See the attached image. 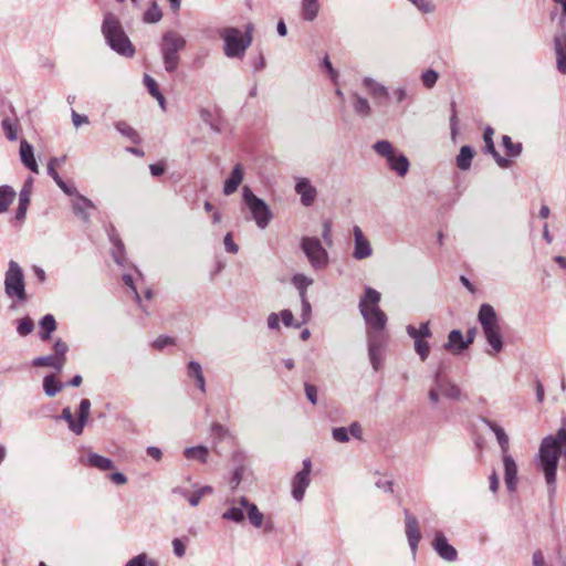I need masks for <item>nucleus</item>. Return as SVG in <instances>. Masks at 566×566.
Returning a JSON list of instances; mask_svg holds the SVG:
<instances>
[{
	"mask_svg": "<svg viewBox=\"0 0 566 566\" xmlns=\"http://www.w3.org/2000/svg\"><path fill=\"white\" fill-rule=\"evenodd\" d=\"M380 301L381 294L377 290L366 286L358 304L359 313L366 324L368 353L375 369L378 368L379 357L386 340L385 328L388 322L386 313L379 306Z\"/></svg>",
	"mask_w": 566,
	"mask_h": 566,
	"instance_id": "obj_1",
	"label": "nucleus"
},
{
	"mask_svg": "<svg viewBox=\"0 0 566 566\" xmlns=\"http://www.w3.org/2000/svg\"><path fill=\"white\" fill-rule=\"evenodd\" d=\"M478 321L482 327L483 336L489 345L485 353L495 357L503 350L504 343L502 337V329L500 325V318L490 304H482L478 313Z\"/></svg>",
	"mask_w": 566,
	"mask_h": 566,
	"instance_id": "obj_2",
	"label": "nucleus"
},
{
	"mask_svg": "<svg viewBox=\"0 0 566 566\" xmlns=\"http://www.w3.org/2000/svg\"><path fill=\"white\" fill-rule=\"evenodd\" d=\"M102 33L107 44L118 54L132 57L135 54V48L123 30L119 20L113 13L104 15Z\"/></svg>",
	"mask_w": 566,
	"mask_h": 566,
	"instance_id": "obj_3",
	"label": "nucleus"
},
{
	"mask_svg": "<svg viewBox=\"0 0 566 566\" xmlns=\"http://www.w3.org/2000/svg\"><path fill=\"white\" fill-rule=\"evenodd\" d=\"M187 41L184 35L176 31L164 33L160 42V53L165 70L169 73L178 69L180 57L178 53L186 48Z\"/></svg>",
	"mask_w": 566,
	"mask_h": 566,
	"instance_id": "obj_4",
	"label": "nucleus"
},
{
	"mask_svg": "<svg viewBox=\"0 0 566 566\" xmlns=\"http://www.w3.org/2000/svg\"><path fill=\"white\" fill-rule=\"evenodd\" d=\"M220 38L223 41V52L229 59L242 60L249 49V38H243V33L238 28H224L220 31Z\"/></svg>",
	"mask_w": 566,
	"mask_h": 566,
	"instance_id": "obj_5",
	"label": "nucleus"
},
{
	"mask_svg": "<svg viewBox=\"0 0 566 566\" xmlns=\"http://www.w3.org/2000/svg\"><path fill=\"white\" fill-rule=\"evenodd\" d=\"M4 289L9 297L15 296L21 302H25L28 298L24 286V275L22 269L15 261L9 262V268L6 273Z\"/></svg>",
	"mask_w": 566,
	"mask_h": 566,
	"instance_id": "obj_6",
	"label": "nucleus"
},
{
	"mask_svg": "<svg viewBox=\"0 0 566 566\" xmlns=\"http://www.w3.org/2000/svg\"><path fill=\"white\" fill-rule=\"evenodd\" d=\"M377 154L386 158L387 165L398 176H405L409 170V160L400 151H398L394 144H374Z\"/></svg>",
	"mask_w": 566,
	"mask_h": 566,
	"instance_id": "obj_7",
	"label": "nucleus"
},
{
	"mask_svg": "<svg viewBox=\"0 0 566 566\" xmlns=\"http://www.w3.org/2000/svg\"><path fill=\"white\" fill-rule=\"evenodd\" d=\"M522 153V144H485V154L491 155L501 168H507Z\"/></svg>",
	"mask_w": 566,
	"mask_h": 566,
	"instance_id": "obj_8",
	"label": "nucleus"
},
{
	"mask_svg": "<svg viewBox=\"0 0 566 566\" xmlns=\"http://www.w3.org/2000/svg\"><path fill=\"white\" fill-rule=\"evenodd\" d=\"M243 199L258 227L264 229L271 220V211L266 203L258 198L248 187L243 189Z\"/></svg>",
	"mask_w": 566,
	"mask_h": 566,
	"instance_id": "obj_9",
	"label": "nucleus"
},
{
	"mask_svg": "<svg viewBox=\"0 0 566 566\" xmlns=\"http://www.w3.org/2000/svg\"><path fill=\"white\" fill-rule=\"evenodd\" d=\"M54 354L38 357L32 360L33 367H50L56 371H61L66 363V353L69 346L65 342L57 339L53 346Z\"/></svg>",
	"mask_w": 566,
	"mask_h": 566,
	"instance_id": "obj_10",
	"label": "nucleus"
},
{
	"mask_svg": "<svg viewBox=\"0 0 566 566\" xmlns=\"http://www.w3.org/2000/svg\"><path fill=\"white\" fill-rule=\"evenodd\" d=\"M302 249L314 268L322 269L327 264V252L316 238L305 237L302 240Z\"/></svg>",
	"mask_w": 566,
	"mask_h": 566,
	"instance_id": "obj_11",
	"label": "nucleus"
},
{
	"mask_svg": "<svg viewBox=\"0 0 566 566\" xmlns=\"http://www.w3.org/2000/svg\"><path fill=\"white\" fill-rule=\"evenodd\" d=\"M91 402L88 399H82L78 408V418L75 420L70 408H64L62 411V418L69 423L70 430L75 434H82L84 426L90 416Z\"/></svg>",
	"mask_w": 566,
	"mask_h": 566,
	"instance_id": "obj_12",
	"label": "nucleus"
},
{
	"mask_svg": "<svg viewBox=\"0 0 566 566\" xmlns=\"http://www.w3.org/2000/svg\"><path fill=\"white\" fill-rule=\"evenodd\" d=\"M405 532L412 557L416 558L421 533L417 518L408 511L405 514Z\"/></svg>",
	"mask_w": 566,
	"mask_h": 566,
	"instance_id": "obj_13",
	"label": "nucleus"
},
{
	"mask_svg": "<svg viewBox=\"0 0 566 566\" xmlns=\"http://www.w3.org/2000/svg\"><path fill=\"white\" fill-rule=\"evenodd\" d=\"M312 463L310 459L304 460L303 470L297 472L293 479L292 494L295 500L301 501L304 496L305 489L310 484V473Z\"/></svg>",
	"mask_w": 566,
	"mask_h": 566,
	"instance_id": "obj_14",
	"label": "nucleus"
},
{
	"mask_svg": "<svg viewBox=\"0 0 566 566\" xmlns=\"http://www.w3.org/2000/svg\"><path fill=\"white\" fill-rule=\"evenodd\" d=\"M434 552L447 562H454L458 558L457 549L448 543L447 537L441 531L436 532L432 541Z\"/></svg>",
	"mask_w": 566,
	"mask_h": 566,
	"instance_id": "obj_15",
	"label": "nucleus"
},
{
	"mask_svg": "<svg viewBox=\"0 0 566 566\" xmlns=\"http://www.w3.org/2000/svg\"><path fill=\"white\" fill-rule=\"evenodd\" d=\"M504 468V481L509 492H514L517 485V464L510 452L501 455Z\"/></svg>",
	"mask_w": 566,
	"mask_h": 566,
	"instance_id": "obj_16",
	"label": "nucleus"
},
{
	"mask_svg": "<svg viewBox=\"0 0 566 566\" xmlns=\"http://www.w3.org/2000/svg\"><path fill=\"white\" fill-rule=\"evenodd\" d=\"M554 51L556 56V67L559 73L566 74V30L557 33L554 38Z\"/></svg>",
	"mask_w": 566,
	"mask_h": 566,
	"instance_id": "obj_17",
	"label": "nucleus"
},
{
	"mask_svg": "<svg viewBox=\"0 0 566 566\" xmlns=\"http://www.w3.org/2000/svg\"><path fill=\"white\" fill-rule=\"evenodd\" d=\"M434 385L446 398L452 400L461 399V389L450 380L442 378L440 371L434 375Z\"/></svg>",
	"mask_w": 566,
	"mask_h": 566,
	"instance_id": "obj_18",
	"label": "nucleus"
},
{
	"mask_svg": "<svg viewBox=\"0 0 566 566\" xmlns=\"http://www.w3.org/2000/svg\"><path fill=\"white\" fill-rule=\"evenodd\" d=\"M482 422L495 434L501 449V455L510 452V439L504 429L486 418H483Z\"/></svg>",
	"mask_w": 566,
	"mask_h": 566,
	"instance_id": "obj_19",
	"label": "nucleus"
},
{
	"mask_svg": "<svg viewBox=\"0 0 566 566\" xmlns=\"http://www.w3.org/2000/svg\"><path fill=\"white\" fill-rule=\"evenodd\" d=\"M295 191L301 196L304 206H311L316 198V189L305 178L296 184Z\"/></svg>",
	"mask_w": 566,
	"mask_h": 566,
	"instance_id": "obj_20",
	"label": "nucleus"
},
{
	"mask_svg": "<svg viewBox=\"0 0 566 566\" xmlns=\"http://www.w3.org/2000/svg\"><path fill=\"white\" fill-rule=\"evenodd\" d=\"M463 344H465V340L461 331L452 329L448 335V342L443 345V348L452 354H460L467 349V346H463Z\"/></svg>",
	"mask_w": 566,
	"mask_h": 566,
	"instance_id": "obj_21",
	"label": "nucleus"
},
{
	"mask_svg": "<svg viewBox=\"0 0 566 566\" xmlns=\"http://www.w3.org/2000/svg\"><path fill=\"white\" fill-rule=\"evenodd\" d=\"M373 255L370 242L364 235L361 230L356 227V260L367 259Z\"/></svg>",
	"mask_w": 566,
	"mask_h": 566,
	"instance_id": "obj_22",
	"label": "nucleus"
},
{
	"mask_svg": "<svg viewBox=\"0 0 566 566\" xmlns=\"http://www.w3.org/2000/svg\"><path fill=\"white\" fill-rule=\"evenodd\" d=\"M243 180V167L238 164L233 168L230 177L226 180L223 192L224 195L229 196L237 191L238 187Z\"/></svg>",
	"mask_w": 566,
	"mask_h": 566,
	"instance_id": "obj_23",
	"label": "nucleus"
},
{
	"mask_svg": "<svg viewBox=\"0 0 566 566\" xmlns=\"http://www.w3.org/2000/svg\"><path fill=\"white\" fill-rule=\"evenodd\" d=\"M363 86L367 90V92L374 98H387L388 97L387 87L371 77H365L363 80Z\"/></svg>",
	"mask_w": 566,
	"mask_h": 566,
	"instance_id": "obj_24",
	"label": "nucleus"
},
{
	"mask_svg": "<svg viewBox=\"0 0 566 566\" xmlns=\"http://www.w3.org/2000/svg\"><path fill=\"white\" fill-rule=\"evenodd\" d=\"M81 462L84 465L97 468L102 471L111 470L114 467L113 461L111 459L102 457L96 453H90L85 460L81 459Z\"/></svg>",
	"mask_w": 566,
	"mask_h": 566,
	"instance_id": "obj_25",
	"label": "nucleus"
},
{
	"mask_svg": "<svg viewBox=\"0 0 566 566\" xmlns=\"http://www.w3.org/2000/svg\"><path fill=\"white\" fill-rule=\"evenodd\" d=\"M20 156L25 167H28L31 171L35 174L39 172V167L34 157L33 149L30 144H21Z\"/></svg>",
	"mask_w": 566,
	"mask_h": 566,
	"instance_id": "obj_26",
	"label": "nucleus"
},
{
	"mask_svg": "<svg viewBox=\"0 0 566 566\" xmlns=\"http://www.w3.org/2000/svg\"><path fill=\"white\" fill-rule=\"evenodd\" d=\"M56 329V321L52 314H46L40 321V338L43 342H48L51 338V334Z\"/></svg>",
	"mask_w": 566,
	"mask_h": 566,
	"instance_id": "obj_27",
	"label": "nucleus"
},
{
	"mask_svg": "<svg viewBox=\"0 0 566 566\" xmlns=\"http://www.w3.org/2000/svg\"><path fill=\"white\" fill-rule=\"evenodd\" d=\"M406 332L410 338L416 339H428L432 336V332L430 329V323L423 322L417 328L413 325H408L406 327Z\"/></svg>",
	"mask_w": 566,
	"mask_h": 566,
	"instance_id": "obj_28",
	"label": "nucleus"
},
{
	"mask_svg": "<svg viewBox=\"0 0 566 566\" xmlns=\"http://www.w3.org/2000/svg\"><path fill=\"white\" fill-rule=\"evenodd\" d=\"M240 504L242 507L247 509L250 522L255 527H260L263 522V514L259 511L256 505L249 503V501L245 497H241Z\"/></svg>",
	"mask_w": 566,
	"mask_h": 566,
	"instance_id": "obj_29",
	"label": "nucleus"
},
{
	"mask_svg": "<svg viewBox=\"0 0 566 566\" xmlns=\"http://www.w3.org/2000/svg\"><path fill=\"white\" fill-rule=\"evenodd\" d=\"M474 149L469 145L461 147L459 155L457 156V166L461 170H468L471 167V161L474 157Z\"/></svg>",
	"mask_w": 566,
	"mask_h": 566,
	"instance_id": "obj_30",
	"label": "nucleus"
},
{
	"mask_svg": "<svg viewBox=\"0 0 566 566\" xmlns=\"http://www.w3.org/2000/svg\"><path fill=\"white\" fill-rule=\"evenodd\" d=\"M319 7L318 0H302V18L306 21H313L318 14Z\"/></svg>",
	"mask_w": 566,
	"mask_h": 566,
	"instance_id": "obj_31",
	"label": "nucleus"
},
{
	"mask_svg": "<svg viewBox=\"0 0 566 566\" xmlns=\"http://www.w3.org/2000/svg\"><path fill=\"white\" fill-rule=\"evenodd\" d=\"M63 388V384L56 378L55 375H48L43 380V389L50 397L55 396Z\"/></svg>",
	"mask_w": 566,
	"mask_h": 566,
	"instance_id": "obj_32",
	"label": "nucleus"
},
{
	"mask_svg": "<svg viewBox=\"0 0 566 566\" xmlns=\"http://www.w3.org/2000/svg\"><path fill=\"white\" fill-rule=\"evenodd\" d=\"M144 83H145V86L147 87V90H148L149 94H150L153 97H155V98L158 101V103H159L160 107H161L163 109H165V103H166V101H165L164 95L160 93V91H159V88H158V85H157L156 81H155L150 75L145 74V76H144Z\"/></svg>",
	"mask_w": 566,
	"mask_h": 566,
	"instance_id": "obj_33",
	"label": "nucleus"
},
{
	"mask_svg": "<svg viewBox=\"0 0 566 566\" xmlns=\"http://www.w3.org/2000/svg\"><path fill=\"white\" fill-rule=\"evenodd\" d=\"M4 136L13 142L18 138L19 123L14 118L6 117L1 122Z\"/></svg>",
	"mask_w": 566,
	"mask_h": 566,
	"instance_id": "obj_34",
	"label": "nucleus"
},
{
	"mask_svg": "<svg viewBox=\"0 0 566 566\" xmlns=\"http://www.w3.org/2000/svg\"><path fill=\"white\" fill-rule=\"evenodd\" d=\"M188 376L196 379L197 386L202 392L206 391V381L200 364L190 361L188 365Z\"/></svg>",
	"mask_w": 566,
	"mask_h": 566,
	"instance_id": "obj_35",
	"label": "nucleus"
},
{
	"mask_svg": "<svg viewBox=\"0 0 566 566\" xmlns=\"http://www.w3.org/2000/svg\"><path fill=\"white\" fill-rule=\"evenodd\" d=\"M15 198V191L10 186L0 187V213L8 210Z\"/></svg>",
	"mask_w": 566,
	"mask_h": 566,
	"instance_id": "obj_36",
	"label": "nucleus"
},
{
	"mask_svg": "<svg viewBox=\"0 0 566 566\" xmlns=\"http://www.w3.org/2000/svg\"><path fill=\"white\" fill-rule=\"evenodd\" d=\"M94 208V205L92 203L91 200L84 198V197H78L74 203H73V210L76 214L81 216L84 220H87L88 219V213L87 211L90 209H93Z\"/></svg>",
	"mask_w": 566,
	"mask_h": 566,
	"instance_id": "obj_37",
	"label": "nucleus"
},
{
	"mask_svg": "<svg viewBox=\"0 0 566 566\" xmlns=\"http://www.w3.org/2000/svg\"><path fill=\"white\" fill-rule=\"evenodd\" d=\"M30 203V190L27 188H23L19 196V207L15 213L17 220H23L28 210Z\"/></svg>",
	"mask_w": 566,
	"mask_h": 566,
	"instance_id": "obj_38",
	"label": "nucleus"
},
{
	"mask_svg": "<svg viewBox=\"0 0 566 566\" xmlns=\"http://www.w3.org/2000/svg\"><path fill=\"white\" fill-rule=\"evenodd\" d=\"M163 12L156 1H151L150 7L144 13V22L157 23L161 20Z\"/></svg>",
	"mask_w": 566,
	"mask_h": 566,
	"instance_id": "obj_39",
	"label": "nucleus"
},
{
	"mask_svg": "<svg viewBox=\"0 0 566 566\" xmlns=\"http://www.w3.org/2000/svg\"><path fill=\"white\" fill-rule=\"evenodd\" d=\"M292 282L300 292V298L306 297V289L313 283V280L304 274H295Z\"/></svg>",
	"mask_w": 566,
	"mask_h": 566,
	"instance_id": "obj_40",
	"label": "nucleus"
},
{
	"mask_svg": "<svg viewBox=\"0 0 566 566\" xmlns=\"http://www.w3.org/2000/svg\"><path fill=\"white\" fill-rule=\"evenodd\" d=\"M185 457L187 459H195V460H198V461L205 463V462H207V458H208V449L202 446L188 448L185 450Z\"/></svg>",
	"mask_w": 566,
	"mask_h": 566,
	"instance_id": "obj_41",
	"label": "nucleus"
},
{
	"mask_svg": "<svg viewBox=\"0 0 566 566\" xmlns=\"http://www.w3.org/2000/svg\"><path fill=\"white\" fill-rule=\"evenodd\" d=\"M116 129L123 138L132 139L133 142L138 138L137 132L125 122L117 123Z\"/></svg>",
	"mask_w": 566,
	"mask_h": 566,
	"instance_id": "obj_42",
	"label": "nucleus"
},
{
	"mask_svg": "<svg viewBox=\"0 0 566 566\" xmlns=\"http://www.w3.org/2000/svg\"><path fill=\"white\" fill-rule=\"evenodd\" d=\"M213 490L211 486H202L188 496V502L191 506H197L203 496L211 494Z\"/></svg>",
	"mask_w": 566,
	"mask_h": 566,
	"instance_id": "obj_43",
	"label": "nucleus"
},
{
	"mask_svg": "<svg viewBox=\"0 0 566 566\" xmlns=\"http://www.w3.org/2000/svg\"><path fill=\"white\" fill-rule=\"evenodd\" d=\"M125 566H158V563L154 559H148L147 555L142 553L129 559Z\"/></svg>",
	"mask_w": 566,
	"mask_h": 566,
	"instance_id": "obj_44",
	"label": "nucleus"
},
{
	"mask_svg": "<svg viewBox=\"0 0 566 566\" xmlns=\"http://www.w3.org/2000/svg\"><path fill=\"white\" fill-rule=\"evenodd\" d=\"M415 352L420 357L421 361H424L430 354V345L427 339H416L413 340Z\"/></svg>",
	"mask_w": 566,
	"mask_h": 566,
	"instance_id": "obj_45",
	"label": "nucleus"
},
{
	"mask_svg": "<svg viewBox=\"0 0 566 566\" xmlns=\"http://www.w3.org/2000/svg\"><path fill=\"white\" fill-rule=\"evenodd\" d=\"M33 328H34L33 321L27 316L19 321L17 331H18L19 335L27 336L30 333H32Z\"/></svg>",
	"mask_w": 566,
	"mask_h": 566,
	"instance_id": "obj_46",
	"label": "nucleus"
},
{
	"mask_svg": "<svg viewBox=\"0 0 566 566\" xmlns=\"http://www.w3.org/2000/svg\"><path fill=\"white\" fill-rule=\"evenodd\" d=\"M222 517L224 520H230L233 522H242L244 518V514L242 507H231L227 512L223 513Z\"/></svg>",
	"mask_w": 566,
	"mask_h": 566,
	"instance_id": "obj_47",
	"label": "nucleus"
},
{
	"mask_svg": "<svg viewBox=\"0 0 566 566\" xmlns=\"http://www.w3.org/2000/svg\"><path fill=\"white\" fill-rule=\"evenodd\" d=\"M322 67H324L326 70L332 82L335 85H337L338 72L333 67L327 55L322 61Z\"/></svg>",
	"mask_w": 566,
	"mask_h": 566,
	"instance_id": "obj_48",
	"label": "nucleus"
},
{
	"mask_svg": "<svg viewBox=\"0 0 566 566\" xmlns=\"http://www.w3.org/2000/svg\"><path fill=\"white\" fill-rule=\"evenodd\" d=\"M370 113V106L367 99L356 96V114L367 116Z\"/></svg>",
	"mask_w": 566,
	"mask_h": 566,
	"instance_id": "obj_49",
	"label": "nucleus"
},
{
	"mask_svg": "<svg viewBox=\"0 0 566 566\" xmlns=\"http://www.w3.org/2000/svg\"><path fill=\"white\" fill-rule=\"evenodd\" d=\"M423 13H431L434 10V6L429 0H409Z\"/></svg>",
	"mask_w": 566,
	"mask_h": 566,
	"instance_id": "obj_50",
	"label": "nucleus"
},
{
	"mask_svg": "<svg viewBox=\"0 0 566 566\" xmlns=\"http://www.w3.org/2000/svg\"><path fill=\"white\" fill-rule=\"evenodd\" d=\"M438 80V73L433 70H428L422 74L423 85L427 87H432Z\"/></svg>",
	"mask_w": 566,
	"mask_h": 566,
	"instance_id": "obj_51",
	"label": "nucleus"
},
{
	"mask_svg": "<svg viewBox=\"0 0 566 566\" xmlns=\"http://www.w3.org/2000/svg\"><path fill=\"white\" fill-rule=\"evenodd\" d=\"M251 65L254 73L262 71L266 65L264 55L259 53L256 56L252 57Z\"/></svg>",
	"mask_w": 566,
	"mask_h": 566,
	"instance_id": "obj_52",
	"label": "nucleus"
},
{
	"mask_svg": "<svg viewBox=\"0 0 566 566\" xmlns=\"http://www.w3.org/2000/svg\"><path fill=\"white\" fill-rule=\"evenodd\" d=\"M48 172L65 192H69L66 185L63 182V180L59 176L54 165L48 163Z\"/></svg>",
	"mask_w": 566,
	"mask_h": 566,
	"instance_id": "obj_53",
	"label": "nucleus"
},
{
	"mask_svg": "<svg viewBox=\"0 0 566 566\" xmlns=\"http://www.w3.org/2000/svg\"><path fill=\"white\" fill-rule=\"evenodd\" d=\"M302 303V323H307L311 319L312 307L307 297L301 298Z\"/></svg>",
	"mask_w": 566,
	"mask_h": 566,
	"instance_id": "obj_54",
	"label": "nucleus"
},
{
	"mask_svg": "<svg viewBox=\"0 0 566 566\" xmlns=\"http://www.w3.org/2000/svg\"><path fill=\"white\" fill-rule=\"evenodd\" d=\"M71 117H72V124L74 125L75 128H78L84 124H88L87 116L78 114L74 109H72V112H71Z\"/></svg>",
	"mask_w": 566,
	"mask_h": 566,
	"instance_id": "obj_55",
	"label": "nucleus"
},
{
	"mask_svg": "<svg viewBox=\"0 0 566 566\" xmlns=\"http://www.w3.org/2000/svg\"><path fill=\"white\" fill-rule=\"evenodd\" d=\"M175 344V340L174 338L171 337H167V336H160L158 337L154 343H153V347L158 349V350H161L164 347L168 346V345H174Z\"/></svg>",
	"mask_w": 566,
	"mask_h": 566,
	"instance_id": "obj_56",
	"label": "nucleus"
},
{
	"mask_svg": "<svg viewBox=\"0 0 566 566\" xmlns=\"http://www.w3.org/2000/svg\"><path fill=\"white\" fill-rule=\"evenodd\" d=\"M333 438L338 442H347L349 440L345 428H336L333 430Z\"/></svg>",
	"mask_w": 566,
	"mask_h": 566,
	"instance_id": "obj_57",
	"label": "nucleus"
},
{
	"mask_svg": "<svg viewBox=\"0 0 566 566\" xmlns=\"http://www.w3.org/2000/svg\"><path fill=\"white\" fill-rule=\"evenodd\" d=\"M305 394L307 399L315 405L317 402V389L314 385H305Z\"/></svg>",
	"mask_w": 566,
	"mask_h": 566,
	"instance_id": "obj_58",
	"label": "nucleus"
},
{
	"mask_svg": "<svg viewBox=\"0 0 566 566\" xmlns=\"http://www.w3.org/2000/svg\"><path fill=\"white\" fill-rule=\"evenodd\" d=\"M532 563H533V566H549L546 563L544 554L542 553V551H535L533 553Z\"/></svg>",
	"mask_w": 566,
	"mask_h": 566,
	"instance_id": "obj_59",
	"label": "nucleus"
},
{
	"mask_svg": "<svg viewBox=\"0 0 566 566\" xmlns=\"http://www.w3.org/2000/svg\"><path fill=\"white\" fill-rule=\"evenodd\" d=\"M224 247L226 250L230 253H237L238 252V245L233 242V238L231 233H227L224 237Z\"/></svg>",
	"mask_w": 566,
	"mask_h": 566,
	"instance_id": "obj_60",
	"label": "nucleus"
},
{
	"mask_svg": "<svg viewBox=\"0 0 566 566\" xmlns=\"http://www.w3.org/2000/svg\"><path fill=\"white\" fill-rule=\"evenodd\" d=\"M174 552L178 557H182L186 553V545L181 539L175 538L172 541Z\"/></svg>",
	"mask_w": 566,
	"mask_h": 566,
	"instance_id": "obj_61",
	"label": "nucleus"
},
{
	"mask_svg": "<svg viewBox=\"0 0 566 566\" xmlns=\"http://www.w3.org/2000/svg\"><path fill=\"white\" fill-rule=\"evenodd\" d=\"M109 479L112 482H114L115 484H118V485H123L127 482V478L120 472L112 473L109 475Z\"/></svg>",
	"mask_w": 566,
	"mask_h": 566,
	"instance_id": "obj_62",
	"label": "nucleus"
},
{
	"mask_svg": "<svg viewBox=\"0 0 566 566\" xmlns=\"http://www.w3.org/2000/svg\"><path fill=\"white\" fill-rule=\"evenodd\" d=\"M211 431L214 436L221 438L228 433V430L220 423H213Z\"/></svg>",
	"mask_w": 566,
	"mask_h": 566,
	"instance_id": "obj_63",
	"label": "nucleus"
},
{
	"mask_svg": "<svg viewBox=\"0 0 566 566\" xmlns=\"http://www.w3.org/2000/svg\"><path fill=\"white\" fill-rule=\"evenodd\" d=\"M392 96L398 103H400L407 98V91L403 87H398L394 90Z\"/></svg>",
	"mask_w": 566,
	"mask_h": 566,
	"instance_id": "obj_64",
	"label": "nucleus"
}]
</instances>
